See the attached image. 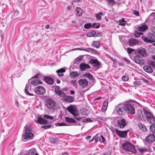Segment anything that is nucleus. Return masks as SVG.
Returning a JSON list of instances; mask_svg holds the SVG:
<instances>
[{
    "instance_id": "1",
    "label": "nucleus",
    "mask_w": 155,
    "mask_h": 155,
    "mask_svg": "<svg viewBox=\"0 0 155 155\" xmlns=\"http://www.w3.org/2000/svg\"><path fill=\"white\" fill-rule=\"evenodd\" d=\"M116 110L117 114L121 115L127 112L131 114L135 113L134 107L128 102H125L118 105L116 107Z\"/></svg>"
},
{
    "instance_id": "2",
    "label": "nucleus",
    "mask_w": 155,
    "mask_h": 155,
    "mask_svg": "<svg viewBox=\"0 0 155 155\" xmlns=\"http://www.w3.org/2000/svg\"><path fill=\"white\" fill-rule=\"evenodd\" d=\"M54 120L53 116L45 114L44 115L43 118L41 117H38L35 122L40 124H47L48 123H52V122Z\"/></svg>"
},
{
    "instance_id": "3",
    "label": "nucleus",
    "mask_w": 155,
    "mask_h": 155,
    "mask_svg": "<svg viewBox=\"0 0 155 155\" xmlns=\"http://www.w3.org/2000/svg\"><path fill=\"white\" fill-rule=\"evenodd\" d=\"M25 130L23 134V138L25 140H30L33 138L34 135L32 133V129L29 125H26L25 127Z\"/></svg>"
},
{
    "instance_id": "4",
    "label": "nucleus",
    "mask_w": 155,
    "mask_h": 155,
    "mask_svg": "<svg viewBox=\"0 0 155 155\" xmlns=\"http://www.w3.org/2000/svg\"><path fill=\"white\" fill-rule=\"evenodd\" d=\"M122 147L126 151L132 152L135 153L136 150L134 147V145L132 143L128 142H126L122 144Z\"/></svg>"
},
{
    "instance_id": "5",
    "label": "nucleus",
    "mask_w": 155,
    "mask_h": 155,
    "mask_svg": "<svg viewBox=\"0 0 155 155\" xmlns=\"http://www.w3.org/2000/svg\"><path fill=\"white\" fill-rule=\"evenodd\" d=\"M142 57L140 55L135 52L132 55L131 58L135 63L140 64H143L145 61L142 58Z\"/></svg>"
},
{
    "instance_id": "6",
    "label": "nucleus",
    "mask_w": 155,
    "mask_h": 155,
    "mask_svg": "<svg viewBox=\"0 0 155 155\" xmlns=\"http://www.w3.org/2000/svg\"><path fill=\"white\" fill-rule=\"evenodd\" d=\"M141 38L144 41L151 43L155 42V35L150 33H148L146 35L141 36Z\"/></svg>"
},
{
    "instance_id": "7",
    "label": "nucleus",
    "mask_w": 155,
    "mask_h": 155,
    "mask_svg": "<svg viewBox=\"0 0 155 155\" xmlns=\"http://www.w3.org/2000/svg\"><path fill=\"white\" fill-rule=\"evenodd\" d=\"M144 112L145 113V118H144L145 120L152 124H155V118L153 114L148 111H144Z\"/></svg>"
},
{
    "instance_id": "8",
    "label": "nucleus",
    "mask_w": 155,
    "mask_h": 155,
    "mask_svg": "<svg viewBox=\"0 0 155 155\" xmlns=\"http://www.w3.org/2000/svg\"><path fill=\"white\" fill-rule=\"evenodd\" d=\"M40 76V74H39L35 75L29 80V83L34 86L42 84V82L38 79Z\"/></svg>"
},
{
    "instance_id": "9",
    "label": "nucleus",
    "mask_w": 155,
    "mask_h": 155,
    "mask_svg": "<svg viewBox=\"0 0 155 155\" xmlns=\"http://www.w3.org/2000/svg\"><path fill=\"white\" fill-rule=\"evenodd\" d=\"M67 109L69 112L75 117L78 116L79 114L78 111L75 106L70 105L67 108Z\"/></svg>"
},
{
    "instance_id": "10",
    "label": "nucleus",
    "mask_w": 155,
    "mask_h": 155,
    "mask_svg": "<svg viewBox=\"0 0 155 155\" xmlns=\"http://www.w3.org/2000/svg\"><path fill=\"white\" fill-rule=\"evenodd\" d=\"M56 104L55 102L50 98L47 99L45 102V105L49 109L54 110Z\"/></svg>"
},
{
    "instance_id": "11",
    "label": "nucleus",
    "mask_w": 155,
    "mask_h": 155,
    "mask_svg": "<svg viewBox=\"0 0 155 155\" xmlns=\"http://www.w3.org/2000/svg\"><path fill=\"white\" fill-rule=\"evenodd\" d=\"M155 141V135L153 134L149 135L146 138L145 143L146 145L152 143Z\"/></svg>"
},
{
    "instance_id": "12",
    "label": "nucleus",
    "mask_w": 155,
    "mask_h": 155,
    "mask_svg": "<svg viewBox=\"0 0 155 155\" xmlns=\"http://www.w3.org/2000/svg\"><path fill=\"white\" fill-rule=\"evenodd\" d=\"M127 121L125 119L120 118L117 122V126L123 128L126 126L127 124Z\"/></svg>"
},
{
    "instance_id": "13",
    "label": "nucleus",
    "mask_w": 155,
    "mask_h": 155,
    "mask_svg": "<svg viewBox=\"0 0 155 155\" xmlns=\"http://www.w3.org/2000/svg\"><path fill=\"white\" fill-rule=\"evenodd\" d=\"M89 62L90 64L94 67L97 68H100L101 63L97 59H91Z\"/></svg>"
},
{
    "instance_id": "14",
    "label": "nucleus",
    "mask_w": 155,
    "mask_h": 155,
    "mask_svg": "<svg viewBox=\"0 0 155 155\" xmlns=\"http://www.w3.org/2000/svg\"><path fill=\"white\" fill-rule=\"evenodd\" d=\"M135 52L138 54L140 55L142 57H146L147 56V53L146 49L142 48L137 49Z\"/></svg>"
},
{
    "instance_id": "15",
    "label": "nucleus",
    "mask_w": 155,
    "mask_h": 155,
    "mask_svg": "<svg viewBox=\"0 0 155 155\" xmlns=\"http://www.w3.org/2000/svg\"><path fill=\"white\" fill-rule=\"evenodd\" d=\"M35 93L39 95H42L45 92V88L41 86H38L34 90Z\"/></svg>"
},
{
    "instance_id": "16",
    "label": "nucleus",
    "mask_w": 155,
    "mask_h": 155,
    "mask_svg": "<svg viewBox=\"0 0 155 155\" xmlns=\"http://www.w3.org/2000/svg\"><path fill=\"white\" fill-rule=\"evenodd\" d=\"M144 111H148L145 109H143L142 110H138L137 114L138 117L141 120H144V118H145V113L144 112Z\"/></svg>"
},
{
    "instance_id": "17",
    "label": "nucleus",
    "mask_w": 155,
    "mask_h": 155,
    "mask_svg": "<svg viewBox=\"0 0 155 155\" xmlns=\"http://www.w3.org/2000/svg\"><path fill=\"white\" fill-rule=\"evenodd\" d=\"M128 131L129 130L121 131L117 129H115V132L116 134L118 136L121 137H124L126 136Z\"/></svg>"
},
{
    "instance_id": "18",
    "label": "nucleus",
    "mask_w": 155,
    "mask_h": 155,
    "mask_svg": "<svg viewBox=\"0 0 155 155\" xmlns=\"http://www.w3.org/2000/svg\"><path fill=\"white\" fill-rule=\"evenodd\" d=\"M78 83L79 85L83 88L86 87L88 84V81L85 79H80L78 81Z\"/></svg>"
},
{
    "instance_id": "19",
    "label": "nucleus",
    "mask_w": 155,
    "mask_h": 155,
    "mask_svg": "<svg viewBox=\"0 0 155 155\" xmlns=\"http://www.w3.org/2000/svg\"><path fill=\"white\" fill-rule=\"evenodd\" d=\"M56 93L58 95L61 97H64L65 96V93L62 91L60 90V87L58 86H56L54 89Z\"/></svg>"
},
{
    "instance_id": "20",
    "label": "nucleus",
    "mask_w": 155,
    "mask_h": 155,
    "mask_svg": "<svg viewBox=\"0 0 155 155\" xmlns=\"http://www.w3.org/2000/svg\"><path fill=\"white\" fill-rule=\"evenodd\" d=\"M31 85L29 84H26V87L25 90V93L27 95H28L30 96H33L34 94L31 93L30 92H31Z\"/></svg>"
},
{
    "instance_id": "21",
    "label": "nucleus",
    "mask_w": 155,
    "mask_h": 155,
    "mask_svg": "<svg viewBox=\"0 0 155 155\" xmlns=\"http://www.w3.org/2000/svg\"><path fill=\"white\" fill-rule=\"evenodd\" d=\"M128 43L130 46H133L138 44L139 43L138 41L134 38H131L128 41Z\"/></svg>"
},
{
    "instance_id": "22",
    "label": "nucleus",
    "mask_w": 155,
    "mask_h": 155,
    "mask_svg": "<svg viewBox=\"0 0 155 155\" xmlns=\"http://www.w3.org/2000/svg\"><path fill=\"white\" fill-rule=\"evenodd\" d=\"M25 155H39L38 153L36 152L35 148H32L28 150Z\"/></svg>"
},
{
    "instance_id": "23",
    "label": "nucleus",
    "mask_w": 155,
    "mask_h": 155,
    "mask_svg": "<svg viewBox=\"0 0 155 155\" xmlns=\"http://www.w3.org/2000/svg\"><path fill=\"white\" fill-rule=\"evenodd\" d=\"M44 79L45 81L48 84H52L54 82V79L49 76L45 77Z\"/></svg>"
},
{
    "instance_id": "24",
    "label": "nucleus",
    "mask_w": 155,
    "mask_h": 155,
    "mask_svg": "<svg viewBox=\"0 0 155 155\" xmlns=\"http://www.w3.org/2000/svg\"><path fill=\"white\" fill-rule=\"evenodd\" d=\"M62 97H63L66 102L68 103L72 102L73 101L74 99V97H73L67 96L66 94L65 96Z\"/></svg>"
},
{
    "instance_id": "25",
    "label": "nucleus",
    "mask_w": 155,
    "mask_h": 155,
    "mask_svg": "<svg viewBox=\"0 0 155 155\" xmlns=\"http://www.w3.org/2000/svg\"><path fill=\"white\" fill-rule=\"evenodd\" d=\"M148 28V27L146 25H142L139 26L137 28V30L139 31H146Z\"/></svg>"
},
{
    "instance_id": "26",
    "label": "nucleus",
    "mask_w": 155,
    "mask_h": 155,
    "mask_svg": "<svg viewBox=\"0 0 155 155\" xmlns=\"http://www.w3.org/2000/svg\"><path fill=\"white\" fill-rule=\"evenodd\" d=\"M90 66L88 64L81 63L80 65V68L82 71H84L86 69L90 68Z\"/></svg>"
},
{
    "instance_id": "27",
    "label": "nucleus",
    "mask_w": 155,
    "mask_h": 155,
    "mask_svg": "<svg viewBox=\"0 0 155 155\" xmlns=\"http://www.w3.org/2000/svg\"><path fill=\"white\" fill-rule=\"evenodd\" d=\"M138 125L140 129L143 131H147V129L146 127L143 124L140 122L138 123Z\"/></svg>"
},
{
    "instance_id": "28",
    "label": "nucleus",
    "mask_w": 155,
    "mask_h": 155,
    "mask_svg": "<svg viewBox=\"0 0 155 155\" xmlns=\"http://www.w3.org/2000/svg\"><path fill=\"white\" fill-rule=\"evenodd\" d=\"M143 69L147 73H151L153 71L152 68L149 66H144L143 67Z\"/></svg>"
},
{
    "instance_id": "29",
    "label": "nucleus",
    "mask_w": 155,
    "mask_h": 155,
    "mask_svg": "<svg viewBox=\"0 0 155 155\" xmlns=\"http://www.w3.org/2000/svg\"><path fill=\"white\" fill-rule=\"evenodd\" d=\"M83 76L85 78H87L93 81L94 80L92 74L90 73H86L83 75Z\"/></svg>"
},
{
    "instance_id": "30",
    "label": "nucleus",
    "mask_w": 155,
    "mask_h": 155,
    "mask_svg": "<svg viewBox=\"0 0 155 155\" xmlns=\"http://www.w3.org/2000/svg\"><path fill=\"white\" fill-rule=\"evenodd\" d=\"M108 104V100H106L104 102L102 107V110L103 111H105L107 108Z\"/></svg>"
},
{
    "instance_id": "31",
    "label": "nucleus",
    "mask_w": 155,
    "mask_h": 155,
    "mask_svg": "<svg viewBox=\"0 0 155 155\" xmlns=\"http://www.w3.org/2000/svg\"><path fill=\"white\" fill-rule=\"evenodd\" d=\"M148 65L150 67L155 68V61L152 60H148L147 61Z\"/></svg>"
},
{
    "instance_id": "32",
    "label": "nucleus",
    "mask_w": 155,
    "mask_h": 155,
    "mask_svg": "<svg viewBox=\"0 0 155 155\" xmlns=\"http://www.w3.org/2000/svg\"><path fill=\"white\" fill-rule=\"evenodd\" d=\"M79 75V73L77 72L73 71L70 73V76L74 78H75L76 77H78Z\"/></svg>"
},
{
    "instance_id": "33",
    "label": "nucleus",
    "mask_w": 155,
    "mask_h": 155,
    "mask_svg": "<svg viewBox=\"0 0 155 155\" xmlns=\"http://www.w3.org/2000/svg\"><path fill=\"white\" fill-rule=\"evenodd\" d=\"M65 119L66 121L68 123H76V120L73 118L68 117H66L65 118Z\"/></svg>"
},
{
    "instance_id": "34",
    "label": "nucleus",
    "mask_w": 155,
    "mask_h": 155,
    "mask_svg": "<svg viewBox=\"0 0 155 155\" xmlns=\"http://www.w3.org/2000/svg\"><path fill=\"white\" fill-rule=\"evenodd\" d=\"M96 32L94 31H92L87 34V36L88 37H96Z\"/></svg>"
},
{
    "instance_id": "35",
    "label": "nucleus",
    "mask_w": 155,
    "mask_h": 155,
    "mask_svg": "<svg viewBox=\"0 0 155 155\" xmlns=\"http://www.w3.org/2000/svg\"><path fill=\"white\" fill-rule=\"evenodd\" d=\"M103 14L102 12H100L98 13H96L95 14V15L96 18L97 20H100L101 19V16L103 15Z\"/></svg>"
},
{
    "instance_id": "36",
    "label": "nucleus",
    "mask_w": 155,
    "mask_h": 155,
    "mask_svg": "<svg viewBox=\"0 0 155 155\" xmlns=\"http://www.w3.org/2000/svg\"><path fill=\"white\" fill-rule=\"evenodd\" d=\"M101 135L96 134L95 136V143H97L98 141H101Z\"/></svg>"
},
{
    "instance_id": "37",
    "label": "nucleus",
    "mask_w": 155,
    "mask_h": 155,
    "mask_svg": "<svg viewBox=\"0 0 155 155\" xmlns=\"http://www.w3.org/2000/svg\"><path fill=\"white\" fill-rule=\"evenodd\" d=\"M76 15L77 16H79L82 15V12L81 9L79 7H77L76 9Z\"/></svg>"
},
{
    "instance_id": "38",
    "label": "nucleus",
    "mask_w": 155,
    "mask_h": 155,
    "mask_svg": "<svg viewBox=\"0 0 155 155\" xmlns=\"http://www.w3.org/2000/svg\"><path fill=\"white\" fill-rule=\"evenodd\" d=\"M108 5L110 6H112L115 4L116 2L114 0H107Z\"/></svg>"
},
{
    "instance_id": "39",
    "label": "nucleus",
    "mask_w": 155,
    "mask_h": 155,
    "mask_svg": "<svg viewBox=\"0 0 155 155\" xmlns=\"http://www.w3.org/2000/svg\"><path fill=\"white\" fill-rule=\"evenodd\" d=\"M92 45L94 47L98 48L100 46V43L97 41H94Z\"/></svg>"
},
{
    "instance_id": "40",
    "label": "nucleus",
    "mask_w": 155,
    "mask_h": 155,
    "mask_svg": "<svg viewBox=\"0 0 155 155\" xmlns=\"http://www.w3.org/2000/svg\"><path fill=\"white\" fill-rule=\"evenodd\" d=\"M150 129L153 133L155 134V124H153L150 125Z\"/></svg>"
},
{
    "instance_id": "41",
    "label": "nucleus",
    "mask_w": 155,
    "mask_h": 155,
    "mask_svg": "<svg viewBox=\"0 0 155 155\" xmlns=\"http://www.w3.org/2000/svg\"><path fill=\"white\" fill-rule=\"evenodd\" d=\"M127 51L129 54H131L132 53V55L133 53H135V52L136 51L134 49L130 48H127Z\"/></svg>"
},
{
    "instance_id": "42",
    "label": "nucleus",
    "mask_w": 155,
    "mask_h": 155,
    "mask_svg": "<svg viewBox=\"0 0 155 155\" xmlns=\"http://www.w3.org/2000/svg\"><path fill=\"white\" fill-rule=\"evenodd\" d=\"M55 125L57 127L67 126V125L65 122H62L61 123H55Z\"/></svg>"
},
{
    "instance_id": "43",
    "label": "nucleus",
    "mask_w": 155,
    "mask_h": 155,
    "mask_svg": "<svg viewBox=\"0 0 155 155\" xmlns=\"http://www.w3.org/2000/svg\"><path fill=\"white\" fill-rule=\"evenodd\" d=\"M88 51L85 49H81V48H78V49L79 50H80L84 51H92V52H93L94 53L96 51V50L94 49L91 48H88Z\"/></svg>"
},
{
    "instance_id": "44",
    "label": "nucleus",
    "mask_w": 155,
    "mask_h": 155,
    "mask_svg": "<svg viewBox=\"0 0 155 155\" xmlns=\"http://www.w3.org/2000/svg\"><path fill=\"white\" fill-rule=\"evenodd\" d=\"M143 34V33L140 32L139 31H136L134 33V35L137 38L140 37V35H142Z\"/></svg>"
},
{
    "instance_id": "45",
    "label": "nucleus",
    "mask_w": 155,
    "mask_h": 155,
    "mask_svg": "<svg viewBox=\"0 0 155 155\" xmlns=\"http://www.w3.org/2000/svg\"><path fill=\"white\" fill-rule=\"evenodd\" d=\"M101 25L100 23H94L92 24V26L93 28H99Z\"/></svg>"
},
{
    "instance_id": "46",
    "label": "nucleus",
    "mask_w": 155,
    "mask_h": 155,
    "mask_svg": "<svg viewBox=\"0 0 155 155\" xmlns=\"http://www.w3.org/2000/svg\"><path fill=\"white\" fill-rule=\"evenodd\" d=\"M82 122L84 123L91 122H92V120L90 118H83V120H82Z\"/></svg>"
},
{
    "instance_id": "47",
    "label": "nucleus",
    "mask_w": 155,
    "mask_h": 155,
    "mask_svg": "<svg viewBox=\"0 0 155 155\" xmlns=\"http://www.w3.org/2000/svg\"><path fill=\"white\" fill-rule=\"evenodd\" d=\"M84 28L86 29H89L92 27L91 23H87L85 24L84 26Z\"/></svg>"
},
{
    "instance_id": "48",
    "label": "nucleus",
    "mask_w": 155,
    "mask_h": 155,
    "mask_svg": "<svg viewBox=\"0 0 155 155\" xmlns=\"http://www.w3.org/2000/svg\"><path fill=\"white\" fill-rule=\"evenodd\" d=\"M65 69L63 68H62L57 70L56 71V72L57 73H62L65 72Z\"/></svg>"
},
{
    "instance_id": "49",
    "label": "nucleus",
    "mask_w": 155,
    "mask_h": 155,
    "mask_svg": "<svg viewBox=\"0 0 155 155\" xmlns=\"http://www.w3.org/2000/svg\"><path fill=\"white\" fill-rule=\"evenodd\" d=\"M52 126L51 124H49L48 125H45L41 126V128L45 129H47L51 128Z\"/></svg>"
},
{
    "instance_id": "50",
    "label": "nucleus",
    "mask_w": 155,
    "mask_h": 155,
    "mask_svg": "<svg viewBox=\"0 0 155 155\" xmlns=\"http://www.w3.org/2000/svg\"><path fill=\"white\" fill-rule=\"evenodd\" d=\"M138 150L141 153H143L144 152H146L147 151V149L145 148H139L138 149Z\"/></svg>"
},
{
    "instance_id": "51",
    "label": "nucleus",
    "mask_w": 155,
    "mask_h": 155,
    "mask_svg": "<svg viewBox=\"0 0 155 155\" xmlns=\"http://www.w3.org/2000/svg\"><path fill=\"white\" fill-rule=\"evenodd\" d=\"M122 80L124 81H127L129 79V77L126 75H124L122 78Z\"/></svg>"
},
{
    "instance_id": "52",
    "label": "nucleus",
    "mask_w": 155,
    "mask_h": 155,
    "mask_svg": "<svg viewBox=\"0 0 155 155\" xmlns=\"http://www.w3.org/2000/svg\"><path fill=\"white\" fill-rule=\"evenodd\" d=\"M83 58V56H80L77 58L76 59V61L77 63L78 64V62H79L82 60V59Z\"/></svg>"
},
{
    "instance_id": "53",
    "label": "nucleus",
    "mask_w": 155,
    "mask_h": 155,
    "mask_svg": "<svg viewBox=\"0 0 155 155\" xmlns=\"http://www.w3.org/2000/svg\"><path fill=\"white\" fill-rule=\"evenodd\" d=\"M122 59L127 63V64H130V61L126 57L123 58Z\"/></svg>"
},
{
    "instance_id": "54",
    "label": "nucleus",
    "mask_w": 155,
    "mask_h": 155,
    "mask_svg": "<svg viewBox=\"0 0 155 155\" xmlns=\"http://www.w3.org/2000/svg\"><path fill=\"white\" fill-rule=\"evenodd\" d=\"M126 22L125 21H124L122 19V20L119 21V25L123 26H124L125 25Z\"/></svg>"
},
{
    "instance_id": "55",
    "label": "nucleus",
    "mask_w": 155,
    "mask_h": 155,
    "mask_svg": "<svg viewBox=\"0 0 155 155\" xmlns=\"http://www.w3.org/2000/svg\"><path fill=\"white\" fill-rule=\"evenodd\" d=\"M134 85H140L141 84V82L140 81H135L134 82Z\"/></svg>"
},
{
    "instance_id": "56",
    "label": "nucleus",
    "mask_w": 155,
    "mask_h": 155,
    "mask_svg": "<svg viewBox=\"0 0 155 155\" xmlns=\"http://www.w3.org/2000/svg\"><path fill=\"white\" fill-rule=\"evenodd\" d=\"M101 139H102L103 143H104V144H105V145L106 144V141L105 138H104V137H103V136L102 135H101Z\"/></svg>"
},
{
    "instance_id": "57",
    "label": "nucleus",
    "mask_w": 155,
    "mask_h": 155,
    "mask_svg": "<svg viewBox=\"0 0 155 155\" xmlns=\"http://www.w3.org/2000/svg\"><path fill=\"white\" fill-rule=\"evenodd\" d=\"M133 14L137 16H138L139 15V12L138 11H136L135 10H134L133 11Z\"/></svg>"
},
{
    "instance_id": "58",
    "label": "nucleus",
    "mask_w": 155,
    "mask_h": 155,
    "mask_svg": "<svg viewBox=\"0 0 155 155\" xmlns=\"http://www.w3.org/2000/svg\"><path fill=\"white\" fill-rule=\"evenodd\" d=\"M120 42H121L122 43H126V42L127 43V42L124 39V38L120 37Z\"/></svg>"
},
{
    "instance_id": "59",
    "label": "nucleus",
    "mask_w": 155,
    "mask_h": 155,
    "mask_svg": "<svg viewBox=\"0 0 155 155\" xmlns=\"http://www.w3.org/2000/svg\"><path fill=\"white\" fill-rule=\"evenodd\" d=\"M151 31L155 34V27L152 26L150 28Z\"/></svg>"
},
{
    "instance_id": "60",
    "label": "nucleus",
    "mask_w": 155,
    "mask_h": 155,
    "mask_svg": "<svg viewBox=\"0 0 155 155\" xmlns=\"http://www.w3.org/2000/svg\"><path fill=\"white\" fill-rule=\"evenodd\" d=\"M51 141L53 143H55L56 141V139L54 138H51L50 139Z\"/></svg>"
},
{
    "instance_id": "61",
    "label": "nucleus",
    "mask_w": 155,
    "mask_h": 155,
    "mask_svg": "<svg viewBox=\"0 0 155 155\" xmlns=\"http://www.w3.org/2000/svg\"><path fill=\"white\" fill-rule=\"evenodd\" d=\"M76 120H78L79 121H81L82 122V120H83V118L82 117H74Z\"/></svg>"
},
{
    "instance_id": "62",
    "label": "nucleus",
    "mask_w": 155,
    "mask_h": 155,
    "mask_svg": "<svg viewBox=\"0 0 155 155\" xmlns=\"http://www.w3.org/2000/svg\"><path fill=\"white\" fill-rule=\"evenodd\" d=\"M102 36V34L100 32L96 33V37H101Z\"/></svg>"
},
{
    "instance_id": "63",
    "label": "nucleus",
    "mask_w": 155,
    "mask_h": 155,
    "mask_svg": "<svg viewBox=\"0 0 155 155\" xmlns=\"http://www.w3.org/2000/svg\"><path fill=\"white\" fill-rule=\"evenodd\" d=\"M19 13V12L17 10H15L14 12V15H16V16H17Z\"/></svg>"
},
{
    "instance_id": "64",
    "label": "nucleus",
    "mask_w": 155,
    "mask_h": 155,
    "mask_svg": "<svg viewBox=\"0 0 155 155\" xmlns=\"http://www.w3.org/2000/svg\"><path fill=\"white\" fill-rule=\"evenodd\" d=\"M110 58L113 61L114 63H116L117 62V61L115 59H114L113 58L111 57H110Z\"/></svg>"
}]
</instances>
